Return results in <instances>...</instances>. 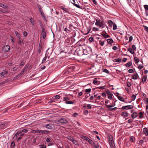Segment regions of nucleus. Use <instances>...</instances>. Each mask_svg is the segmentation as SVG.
Instances as JSON below:
<instances>
[{"mask_svg":"<svg viewBox=\"0 0 148 148\" xmlns=\"http://www.w3.org/2000/svg\"><path fill=\"white\" fill-rule=\"evenodd\" d=\"M127 51H130L132 54H133L134 53V51L131 48H129L127 49Z\"/></svg>","mask_w":148,"mask_h":148,"instance_id":"obj_35","label":"nucleus"},{"mask_svg":"<svg viewBox=\"0 0 148 148\" xmlns=\"http://www.w3.org/2000/svg\"><path fill=\"white\" fill-rule=\"evenodd\" d=\"M72 0L73 1V2L74 3H73V5L74 6H75L77 8L82 9V8H81L79 5H78L75 3V0Z\"/></svg>","mask_w":148,"mask_h":148,"instance_id":"obj_21","label":"nucleus"},{"mask_svg":"<svg viewBox=\"0 0 148 148\" xmlns=\"http://www.w3.org/2000/svg\"><path fill=\"white\" fill-rule=\"evenodd\" d=\"M139 77V76L138 74L136 73L135 74H134L132 76V78L134 79H137Z\"/></svg>","mask_w":148,"mask_h":148,"instance_id":"obj_14","label":"nucleus"},{"mask_svg":"<svg viewBox=\"0 0 148 148\" xmlns=\"http://www.w3.org/2000/svg\"><path fill=\"white\" fill-rule=\"evenodd\" d=\"M147 77L146 76H144L142 78V82L143 83H144V82H145L147 80Z\"/></svg>","mask_w":148,"mask_h":148,"instance_id":"obj_28","label":"nucleus"},{"mask_svg":"<svg viewBox=\"0 0 148 148\" xmlns=\"http://www.w3.org/2000/svg\"><path fill=\"white\" fill-rule=\"evenodd\" d=\"M86 92H91V89L90 88H88L85 90Z\"/></svg>","mask_w":148,"mask_h":148,"instance_id":"obj_57","label":"nucleus"},{"mask_svg":"<svg viewBox=\"0 0 148 148\" xmlns=\"http://www.w3.org/2000/svg\"><path fill=\"white\" fill-rule=\"evenodd\" d=\"M117 97L118 99L121 101L123 102H125V100H124L123 98L122 97L119 96H117Z\"/></svg>","mask_w":148,"mask_h":148,"instance_id":"obj_26","label":"nucleus"},{"mask_svg":"<svg viewBox=\"0 0 148 148\" xmlns=\"http://www.w3.org/2000/svg\"><path fill=\"white\" fill-rule=\"evenodd\" d=\"M15 147V144L14 141H12L10 147L11 148H14Z\"/></svg>","mask_w":148,"mask_h":148,"instance_id":"obj_25","label":"nucleus"},{"mask_svg":"<svg viewBox=\"0 0 148 148\" xmlns=\"http://www.w3.org/2000/svg\"><path fill=\"white\" fill-rule=\"evenodd\" d=\"M8 72L7 71H3V72L1 73L0 74V75L1 76H4L5 74H8Z\"/></svg>","mask_w":148,"mask_h":148,"instance_id":"obj_16","label":"nucleus"},{"mask_svg":"<svg viewBox=\"0 0 148 148\" xmlns=\"http://www.w3.org/2000/svg\"><path fill=\"white\" fill-rule=\"evenodd\" d=\"M137 116V114L136 112H134L131 115V116L133 119L135 118Z\"/></svg>","mask_w":148,"mask_h":148,"instance_id":"obj_12","label":"nucleus"},{"mask_svg":"<svg viewBox=\"0 0 148 148\" xmlns=\"http://www.w3.org/2000/svg\"><path fill=\"white\" fill-rule=\"evenodd\" d=\"M101 99V97L100 96H97L95 99V100H100Z\"/></svg>","mask_w":148,"mask_h":148,"instance_id":"obj_60","label":"nucleus"},{"mask_svg":"<svg viewBox=\"0 0 148 148\" xmlns=\"http://www.w3.org/2000/svg\"><path fill=\"white\" fill-rule=\"evenodd\" d=\"M127 107H128V106H123V107H122V108H121V109L123 110V109H127V110H128V109H127Z\"/></svg>","mask_w":148,"mask_h":148,"instance_id":"obj_59","label":"nucleus"},{"mask_svg":"<svg viewBox=\"0 0 148 148\" xmlns=\"http://www.w3.org/2000/svg\"><path fill=\"white\" fill-rule=\"evenodd\" d=\"M132 65V63L131 62H128L126 64H125L124 65L125 66L127 67H130Z\"/></svg>","mask_w":148,"mask_h":148,"instance_id":"obj_20","label":"nucleus"},{"mask_svg":"<svg viewBox=\"0 0 148 148\" xmlns=\"http://www.w3.org/2000/svg\"><path fill=\"white\" fill-rule=\"evenodd\" d=\"M134 61H135V63L137 64L138 63L139 61V59L137 58L136 57H134Z\"/></svg>","mask_w":148,"mask_h":148,"instance_id":"obj_41","label":"nucleus"},{"mask_svg":"<svg viewBox=\"0 0 148 148\" xmlns=\"http://www.w3.org/2000/svg\"><path fill=\"white\" fill-rule=\"evenodd\" d=\"M113 29L114 30H116L117 29V25L115 23L113 24Z\"/></svg>","mask_w":148,"mask_h":148,"instance_id":"obj_46","label":"nucleus"},{"mask_svg":"<svg viewBox=\"0 0 148 148\" xmlns=\"http://www.w3.org/2000/svg\"><path fill=\"white\" fill-rule=\"evenodd\" d=\"M15 33L16 36H17L18 38L20 37V34L18 32L15 31Z\"/></svg>","mask_w":148,"mask_h":148,"instance_id":"obj_50","label":"nucleus"},{"mask_svg":"<svg viewBox=\"0 0 148 148\" xmlns=\"http://www.w3.org/2000/svg\"><path fill=\"white\" fill-rule=\"evenodd\" d=\"M143 67V65H139V66H138V68L140 70L142 69Z\"/></svg>","mask_w":148,"mask_h":148,"instance_id":"obj_63","label":"nucleus"},{"mask_svg":"<svg viewBox=\"0 0 148 148\" xmlns=\"http://www.w3.org/2000/svg\"><path fill=\"white\" fill-rule=\"evenodd\" d=\"M21 133V131L20 130L18 131L14 135L13 138L14 140H17L18 137L19 136V134Z\"/></svg>","mask_w":148,"mask_h":148,"instance_id":"obj_3","label":"nucleus"},{"mask_svg":"<svg viewBox=\"0 0 148 148\" xmlns=\"http://www.w3.org/2000/svg\"><path fill=\"white\" fill-rule=\"evenodd\" d=\"M110 136L108 137V138L109 139V142L110 147L111 148H115V145L113 140V138L112 136H111V138H110Z\"/></svg>","mask_w":148,"mask_h":148,"instance_id":"obj_1","label":"nucleus"},{"mask_svg":"<svg viewBox=\"0 0 148 148\" xmlns=\"http://www.w3.org/2000/svg\"><path fill=\"white\" fill-rule=\"evenodd\" d=\"M144 115V113L142 112H140L139 113V117L141 119L143 118V116Z\"/></svg>","mask_w":148,"mask_h":148,"instance_id":"obj_32","label":"nucleus"},{"mask_svg":"<svg viewBox=\"0 0 148 148\" xmlns=\"http://www.w3.org/2000/svg\"><path fill=\"white\" fill-rule=\"evenodd\" d=\"M122 114L123 116L124 117H127L128 115L127 113L126 112H123L122 113Z\"/></svg>","mask_w":148,"mask_h":148,"instance_id":"obj_31","label":"nucleus"},{"mask_svg":"<svg viewBox=\"0 0 148 148\" xmlns=\"http://www.w3.org/2000/svg\"><path fill=\"white\" fill-rule=\"evenodd\" d=\"M99 27L102 28H103L105 27V23L103 21H102L99 24V25H97Z\"/></svg>","mask_w":148,"mask_h":148,"instance_id":"obj_7","label":"nucleus"},{"mask_svg":"<svg viewBox=\"0 0 148 148\" xmlns=\"http://www.w3.org/2000/svg\"><path fill=\"white\" fill-rule=\"evenodd\" d=\"M99 45L101 46H103L104 45V41H101V40H99Z\"/></svg>","mask_w":148,"mask_h":148,"instance_id":"obj_39","label":"nucleus"},{"mask_svg":"<svg viewBox=\"0 0 148 148\" xmlns=\"http://www.w3.org/2000/svg\"><path fill=\"white\" fill-rule=\"evenodd\" d=\"M106 92L108 96V98L110 99H111L113 95L112 93L109 91H106Z\"/></svg>","mask_w":148,"mask_h":148,"instance_id":"obj_5","label":"nucleus"},{"mask_svg":"<svg viewBox=\"0 0 148 148\" xmlns=\"http://www.w3.org/2000/svg\"><path fill=\"white\" fill-rule=\"evenodd\" d=\"M49 131L47 130H40V134H48L49 133Z\"/></svg>","mask_w":148,"mask_h":148,"instance_id":"obj_19","label":"nucleus"},{"mask_svg":"<svg viewBox=\"0 0 148 148\" xmlns=\"http://www.w3.org/2000/svg\"><path fill=\"white\" fill-rule=\"evenodd\" d=\"M18 38V44L22 45L23 43V39L20 37Z\"/></svg>","mask_w":148,"mask_h":148,"instance_id":"obj_11","label":"nucleus"},{"mask_svg":"<svg viewBox=\"0 0 148 148\" xmlns=\"http://www.w3.org/2000/svg\"><path fill=\"white\" fill-rule=\"evenodd\" d=\"M103 71L104 72L106 73L107 74H108L109 73V71L106 69H103Z\"/></svg>","mask_w":148,"mask_h":148,"instance_id":"obj_49","label":"nucleus"},{"mask_svg":"<svg viewBox=\"0 0 148 148\" xmlns=\"http://www.w3.org/2000/svg\"><path fill=\"white\" fill-rule=\"evenodd\" d=\"M97 79L95 78L94 79L93 83L94 84L96 85L97 84Z\"/></svg>","mask_w":148,"mask_h":148,"instance_id":"obj_45","label":"nucleus"},{"mask_svg":"<svg viewBox=\"0 0 148 148\" xmlns=\"http://www.w3.org/2000/svg\"><path fill=\"white\" fill-rule=\"evenodd\" d=\"M108 23L111 27H112L113 25V24H114V23H113L112 21L111 20H109L108 21Z\"/></svg>","mask_w":148,"mask_h":148,"instance_id":"obj_23","label":"nucleus"},{"mask_svg":"<svg viewBox=\"0 0 148 148\" xmlns=\"http://www.w3.org/2000/svg\"><path fill=\"white\" fill-rule=\"evenodd\" d=\"M59 121L60 122L63 123H66L68 122L64 118L61 119Z\"/></svg>","mask_w":148,"mask_h":148,"instance_id":"obj_8","label":"nucleus"},{"mask_svg":"<svg viewBox=\"0 0 148 148\" xmlns=\"http://www.w3.org/2000/svg\"><path fill=\"white\" fill-rule=\"evenodd\" d=\"M74 68V67L72 66H70L68 67L67 68L68 70H70V69H73Z\"/></svg>","mask_w":148,"mask_h":148,"instance_id":"obj_62","label":"nucleus"},{"mask_svg":"<svg viewBox=\"0 0 148 148\" xmlns=\"http://www.w3.org/2000/svg\"><path fill=\"white\" fill-rule=\"evenodd\" d=\"M73 143L76 145H79V143L78 141L74 139V140L72 142Z\"/></svg>","mask_w":148,"mask_h":148,"instance_id":"obj_36","label":"nucleus"},{"mask_svg":"<svg viewBox=\"0 0 148 148\" xmlns=\"http://www.w3.org/2000/svg\"><path fill=\"white\" fill-rule=\"evenodd\" d=\"M21 131V132H22L24 133H26L28 132V130L27 129H23Z\"/></svg>","mask_w":148,"mask_h":148,"instance_id":"obj_61","label":"nucleus"},{"mask_svg":"<svg viewBox=\"0 0 148 148\" xmlns=\"http://www.w3.org/2000/svg\"><path fill=\"white\" fill-rule=\"evenodd\" d=\"M143 132L144 134H145L146 136L148 135V130L147 128L146 127H145L143 129Z\"/></svg>","mask_w":148,"mask_h":148,"instance_id":"obj_13","label":"nucleus"},{"mask_svg":"<svg viewBox=\"0 0 148 148\" xmlns=\"http://www.w3.org/2000/svg\"><path fill=\"white\" fill-rule=\"evenodd\" d=\"M29 22L32 23V25H34L35 23L34 22V20L32 18H30Z\"/></svg>","mask_w":148,"mask_h":148,"instance_id":"obj_40","label":"nucleus"},{"mask_svg":"<svg viewBox=\"0 0 148 148\" xmlns=\"http://www.w3.org/2000/svg\"><path fill=\"white\" fill-rule=\"evenodd\" d=\"M28 65H26L25 66V67L23 68V71L21 73V74L22 75L26 71L28 67Z\"/></svg>","mask_w":148,"mask_h":148,"instance_id":"obj_10","label":"nucleus"},{"mask_svg":"<svg viewBox=\"0 0 148 148\" xmlns=\"http://www.w3.org/2000/svg\"><path fill=\"white\" fill-rule=\"evenodd\" d=\"M97 89H100L103 90L105 88V86H100L99 87H97Z\"/></svg>","mask_w":148,"mask_h":148,"instance_id":"obj_53","label":"nucleus"},{"mask_svg":"<svg viewBox=\"0 0 148 148\" xmlns=\"http://www.w3.org/2000/svg\"><path fill=\"white\" fill-rule=\"evenodd\" d=\"M40 148H46V146L44 145H39Z\"/></svg>","mask_w":148,"mask_h":148,"instance_id":"obj_44","label":"nucleus"},{"mask_svg":"<svg viewBox=\"0 0 148 148\" xmlns=\"http://www.w3.org/2000/svg\"><path fill=\"white\" fill-rule=\"evenodd\" d=\"M41 16L43 18L44 21L47 22V17L44 14Z\"/></svg>","mask_w":148,"mask_h":148,"instance_id":"obj_34","label":"nucleus"},{"mask_svg":"<svg viewBox=\"0 0 148 148\" xmlns=\"http://www.w3.org/2000/svg\"><path fill=\"white\" fill-rule=\"evenodd\" d=\"M130 141L131 142H134L135 141V138L133 136H130Z\"/></svg>","mask_w":148,"mask_h":148,"instance_id":"obj_29","label":"nucleus"},{"mask_svg":"<svg viewBox=\"0 0 148 148\" xmlns=\"http://www.w3.org/2000/svg\"><path fill=\"white\" fill-rule=\"evenodd\" d=\"M117 109V108L116 107H115L113 108H109L108 109V110L109 111H112L113 110H116Z\"/></svg>","mask_w":148,"mask_h":148,"instance_id":"obj_47","label":"nucleus"},{"mask_svg":"<svg viewBox=\"0 0 148 148\" xmlns=\"http://www.w3.org/2000/svg\"><path fill=\"white\" fill-rule=\"evenodd\" d=\"M133 50L134 51L136 49V48L135 45H133L132 46V48Z\"/></svg>","mask_w":148,"mask_h":148,"instance_id":"obj_64","label":"nucleus"},{"mask_svg":"<svg viewBox=\"0 0 148 148\" xmlns=\"http://www.w3.org/2000/svg\"><path fill=\"white\" fill-rule=\"evenodd\" d=\"M128 72L130 73H132L134 72L133 70L132 69H129L128 70Z\"/></svg>","mask_w":148,"mask_h":148,"instance_id":"obj_58","label":"nucleus"},{"mask_svg":"<svg viewBox=\"0 0 148 148\" xmlns=\"http://www.w3.org/2000/svg\"><path fill=\"white\" fill-rule=\"evenodd\" d=\"M128 35L129 36V41L128 42H125L126 43L124 44L125 45H126L127 43L131 42L133 39V37L132 36H130L129 34H128Z\"/></svg>","mask_w":148,"mask_h":148,"instance_id":"obj_9","label":"nucleus"},{"mask_svg":"<svg viewBox=\"0 0 148 148\" xmlns=\"http://www.w3.org/2000/svg\"><path fill=\"white\" fill-rule=\"evenodd\" d=\"M0 7H1L5 9L8 7V6L6 5H4L3 3H0Z\"/></svg>","mask_w":148,"mask_h":148,"instance_id":"obj_27","label":"nucleus"},{"mask_svg":"<svg viewBox=\"0 0 148 148\" xmlns=\"http://www.w3.org/2000/svg\"><path fill=\"white\" fill-rule=\"evenodd\" d=\"M101 35L105 38L110 37V36L105 31H103L101 34Z\"/></svg>","mask_w":148,"mask_h":148,"instance_id":"obj_2","label":"nucleus"},{"mask_svg":"<svg viewBox=\"0 0 148 148\" xmlns=\"http://www.w3.org/2000/svg\"><path fill=\"white\" fill-rule=\"evenodd\" d=\"M115 102H114V104H112V105H106V106L108 108H111L113 107H114V106H115Z\"/></svg>","mask_w":148,"mask_h":148,"instance_id":"obj_30","label":"nucleus"},{"mask_svg":"<svg viewBox=\"0 0 148 148\" xmlns=\"http://www.w3.org/2000/svg\"><path fill=\"white\" fill-rule=\"evenodd\" d=\"M47 58V57L46 56H45V57L43 58V59L42 60V63H43L45 62V61L46 60Z\"/></svg>","mask_w":148,"mask_h":148,"instance_id":"obj_51","label":"nucleus"},{"mask_svg":"<svg viewBox=\"0 0 148 148\" xmlns=\"http://www.w3.org/2000/svg\"><path fill=\"white\" fill-rule=\"evenodd\" d=\"M70 98L69 97L67 96L66 97H64L63 98V100L64 101H67L69 100L70 99Z\"/></svg>","mask_w":148,"mask_h":148,"instance_id":"obj_18","label":"nucleus"},{"mask_svg":"<svg viewBox=\"0 0 148 148\" xmlns=\"http://www.w3.org/2000/svg\"><path fill=\"white\" fill-rule=\"evenodd\" d=\"M55 98L56 99H60V96L59 95H57L55 96Z\"/></svg>","mask_w":148,"mask_h":148,"instance_id":"obj_54","label":"nucleus"},{"mask_svg":"<svg viewBox=\"0 0 148 148\" xmlns=\"http://www.w3.org/2000/svg\"><path fill=\"white\" fill-rule=\"evenodd\" d=\"M67 138L68 140H70L72 142L73 140H74V138L70 136H68L67 137Z\"/></svg>","mask_w":148,"mask_h":148,"instance_id":"obj_37","label":"nucleus"},{"mask_svg":"<svg viewBox=\"0 0 148 148\" xmlns=\"http://www.w3.org/2000/svg\"><path fill=\"white\" fill-rule=\"evenodd\" d=\"M88 141L90 144L91 145H93L94 143L93 142V141L92 140L90 139H89Z\"/></svg>","mask_w":148,"mask_h":148,"instance_id":"obj_43","label":"nucleus"},{"mask_svg":"<svg viewBox=\"0 0 148 148\" xmlns=\"http://www.w3.org/2000/svg\"><path fill=\"white\" fill-rule=\"evenodd\" d=\"M60 8L62 9V10H63L64 11H65V12L68 13V14H70L71 13L69 12V9L67 8H64L62 6H61L60 7Z\"/></svg>","mask_w":148,"mask_h":148,"instance_id":"obj_6","label":"nucleus"},{"mask_svg":"<svg viewBox=\"0 0 148 148\" xmlns=\"http://www.w3.org/2000/svg\"><path fill=\"white\" fill-rule=\"evenodd\" d=\"M92 29L93 31H99V29L97 28L94 27L92 28Z\"/></svg>","mask_w":148,"mask_h":148,"instance_id":"obj_55","label":"nucleus"},{"mask_svg":"<svg viewBox=\"0 0 148 148\" xmlns=\"http://www.w3.org/2000/svg\"><path fill=\"white\" fill-rule=\"evenodd\" d=\"M106 40L108 43L109 44H112L113 41V40L112 38L108 39H107Z\"/></svg>","mask_w":148,"mask_h":148,"instance_id":"obj_22","label":"nucleus"},{"mask_svg":"<svg viewBox=\"0 0 148 148\" xmlns=\"http://www.w3.org/2000/svg\"><path fill=\"white\" fill-rule=\"evenodd\" d=\"M38 10L39 12L43 10L42 9L41 6V5H38Z\"/></svg>","mask_w":148,"mask_h":148,"instance_id":"obj_48","label":"nucleus"},{"mask_svg":"<svg viewBox=\"0 0 148 148\" xmlns=\"http://www.w3.org/2000/svg\"><path fill=\"white\" fill-rule=\"evenodd\" d=\"M10 49V47L9 45H5L3 48V50L5 52H8Z\"/></svg>","mask_w":148,"mask_h":148,"instance_id":"obj_4","label":"nucleus"},{"mask_svg":"<svg viewBox=\"0 0 148 148\" xmlns=\"http://www.w3.org/2000/svg\"><path fill=\"white\" fill-rule=\"evenodd\" d=\"M82 138L83 139L87 141L89 139V138H88L87 137L85 136H82Z\"/></svg>","mask_w":148,"mask_h":148,"instance_id":"obj_38","label":"nucleus"},{"mask_svg":"<svg viewBox=\"0 0 148 148\" xmlns=\"http://www.w3.org/2000/svg\"><path fill=\"white\" fill-rule=\"evenodd\" d=\"M42 37L44 39H45L46 37V32H43V33H41Z\"/></svg>","mask_w":148,"mask_h":148,"instance_id":"obj_42","label":"nucleus"},{"mask_svg":"<svg viewBox=\"0 0 148 148\" xmlns=\"http://www.w3.org/2000/svg\"><path fill=\"white\" fill-rule=\"evenodd\" d=\"M65 103L68 104H74V102L68 100L67 101H66L65 102Z\"/></svg>","mask_w":148,"mask_h":148,"instance_id":"obj_33","label":"nucleus"},{"mask_svg":"<svg viewBox=\"0 0 148 148\" xmlns=\"http://www.w3.org/2000/svg\"><path fill=\"white\" fill-rule=\"evenodd\" d=\"M144 7L145 10H148V5H144Z\"/></svg>","mask_w":148,"mask_h":148,"instance_id":"obj_56","label":"nucleus"},{"mask_svg":"<svg viewBox=\"0 0 148 148\" xmlns=\"http://www.w3.org/2000/svg\"><path fill=\"white\" fill-rule=\"evenodd\" d=\"M95 20H96V22L95 23V25L97 26V25H99V24L101 22L100 20L98 18L95 19Z\"/></svg>","mask_w":148,"mask_h":148,"instance_id":"obj_15","label":"nucleus"},{"mask_svg":"<svg viewBox=\"0 0 148 148\" xmlns=\"http://www.w3.org/2000/svg\"><path fill=\"white\" fill-rule=\"evenodd\" d=\"M53 126V125L51 124H49L45 126V127L47 129H50Z\"/></svg>","mask_w":148,"mask_h":148,"instance_id":"obj_24","label":"nucleus"},{"mask_svg":"<svg viewBox=\"0 0 148 148\" xmlns=\"http://www.w3.org/2000/svg\"><path fill=\"white\" fill-rule=\"evenodd\" d=\"M42 49V46L39 45V48H38V52L39 53H40Z\"/></svg>","mask_w":148,"mask_h":148,"instance_id":"obj_52","label":"nucleus"},{"mask_svg":"<svg viewBox=\"0 0 148 148\" xmlns=\"http://www.w3.org/2000/svg\"><path fill=\"white\" fill-rule=\"evenodd\" d=\"M113 62H121V59L119 58L117 59H115L113 60Z\"/></svg>","mask_w":148,"mask_h":148,"instance_id":"obj_17","label":"nucleus"}]
</instances>
